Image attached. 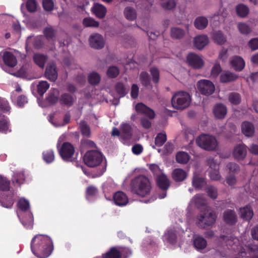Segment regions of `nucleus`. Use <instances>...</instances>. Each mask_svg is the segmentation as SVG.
I'll list each match as a JSON object with an SVG mask.
<instances>
[{
    "mask_svg": "<svg viewBox=\"0 0 258 258\" xmlns=\"http://www.w3.org/2000/svg\"><path fill=\"white\" fill-rule=\"evenodd\" d=\"M33 254L38 258H47L52 252L53 244L52 239L46 235L37 234L32 239L30 244Z\"/></svg>",
    "mask_w": 258,
    "mask_h": 258,
    "instance_id": "obj_1",
    "label": "nucleus"
},
{
    "mask_svg": "<svg viewBox=\"0 0 258 258\" xmlns=\"http://www.w3.org/2000/svg\"><path fill=\"white\" fill-rule=\"evenodd\" d=\"M192 201L195 206L200 209L204 207V211L197 215L196 224L201 228H206L214 224L216 221L217 216L214 212L210 211L207 207L206 201L203 196L200 194L195 195Z\"/></svg>",
    "mask_w": 258,
    "mask_h": 258,
    "instance_id": "obj_2",
    "label": "nucleus"
},
{
    "mask_svg": "<svg viewBox=\"0 0 258 258\" xmlns=\"http://www.w3.org/2000/svg\"><path fill=\"white\" fill-rule=\"evenodd\" d=\"M130 187L133 194L143 198L150 195L152 189L149 179L144 175H139L133 178Z\"/></svg>",
    "mask_w": 258,
    "mask_h": 258,
    "instance_id": "obj_3",
    "label": "nucleus"
},
{
    "mask_svg": "<svg viewBox=\"0 0 258 258\" xmlns=\"http://www.w3.org/2000/svg\"><path fill=\"white\" fill-rule=\"evenodd\" d=\"M17 208L23 213H17L22 224L27 229L32 228L34 220L32 214L29 212L30 205L29 201L24 198H20L17 201Z\"/></svg>",
    "mask_w": 258,
    "mask_h": 258,
    "instance_id": "obj_4",
    "label": "nucleus"
},
{
    "mask_svg": "<svg viewBox=\"0 0 258 258\" xmlns=\"http://www.w3.org/2000/svg\"><path fill=\"white\" fill-rule=\"evenodd\" d=\"M0 192L3 194L1 205L7 208H11L14 204V193L11 190L10 181L6 177L0 175Z\"/></svg>",
    "mask_w": 258,
    "mask_h": 258,
    "instance_id": "obj_5",
    "label": "nucleus"
},
{
    "mask_svg": "<svg viewBox=\"0 0 258 258\" xmlns=\"http://www.w3.org/2000/svg\"><path fill=\"white\" fill-rule=\"evenodd\" d=\"M191 97L189 94L185 91H178L172 96V106L177 109H184L189 105Z\"/></svg>",
    "mask_w": 258,
    "mask_h": 258,
    "instance_id": "obj_6",
    "label": "nucleus"
},
{
    "mask_svg": "<svg viewBox=\"0 0 258 258\" xmlns=\"http://www.w3.org/2000/svg\"><path fill=\"white\" fill-rule=\"evenodd\" d=\"M0 57H1L6 64L5 67H3V69L7 73L16 76V70L14 69L16 64V60L13 52L5 51L0 53Z\"/></svg>",
    "mask_w": 258,
    "mask_h": 258,
    "instance_id": "obj_7",
    "label": "nucleus"
},
{
    "mask_svg": "<svg viewBox=\"0 0 258 258\" xmlns=\"http://www.w3.org/2000/svg\"><path fill=\"white\" fill-rule=\"evenodd\" d=\"M196 143L201 148L209 151L215 150L218 146L216 139L213 136L206 134L199 136L196 139Z\"/></svg>",
    "mask_w": 258,
    "mask_h": 258,
    "instance_id": "obj_8",
    "label": "nucleus"
},
{
    "mask_svg": "<svg viewBox=\"0 0 258 258\" xmlns=\"http://www.w3.org/2000/svg\"><path fill=\"white\" fill-rule=\"evenodd\" d=\"M103 154L97 150L88 151L84 156L85 164L89 167L94 168L99 166L103 161Z\"/></svg>",
    "mask_w": 258,
    "mask_h": 258,
    "instance_id": "obj_9",
    "label": "nucleus"
},
{
    "mask_svg": "<svg viewBox=\"0 0 258 258\" xmlns=\"http://www.w3.org/2000/svg\"><path fill=\"white\" fill-rule=\"evenodd\" d=\"M59 154L64 161L72 162L75 161L74 157L75 149L74 146L69 142H64L59 149Z\"/></svg>",
    "mask_w": 258,
    "mask_h": 258,
    "instance_id": "obj_10",
    "label": "nucleus"
},
{
    "mask_svg": "<svg viewBox=\"0 0 258 258\" xmlns=\"http://www.w3.org/2000/svg\"><path fill=\"white\" fill-rule=\"evenodd\" d=\"M197 87L200 93L205 96L212 95L215 91L214 84L207 80H201L198 82Z\"/></svg>",
    "mask_w": 258,
    "mask_h": 258,
    "instance_id": "obj_11",
    "label": "nucleus"
},
{
    "mask_svg": "<svg viewBox=\"0 0 258 258\" xmlns=\"http://www.w3.org/2000/svg\"><path fill=\"white\" fill-rule=\"evenodd\" d=\"M9 107L6 104H0V112L9 111ZM11 127L6 117L0 114V132L7 133L11 132Z\"/></svg>",
    "mask_w": 258,
    "mask_h": 258,
    "instance_id": "obj_12",
    "label": "nucleus"
},
{
    "mask_svg": "<svg viewBox=\"0 0 258 258\" xmlns=\"http://www.w3.org/2000/svg\"><path fill=\"white\" fill-rule=\"evenodd\" d=\"M186 58L188 64L192 68L200 69L204 64L203 59L199 55L194 53H189Z\"/></svg>",
    "mask_w": 258,
    "mask_h": 258,
    "instance_id": "obj_13",
    "label": "nucleus"
},
{
    "mask_svg": "<svg viewBox=\"0 0 258 258\" xmlns=\"http://www.w3.org/2000/svg\"><path fill=\"white\" fill-rule=\"evenodd\" d=\"M89 41L90 46L96 49H101L104 47L105 45L103 37L98 33L91 35Z\"/></svg>",
    "mask_w": 258,
    "mask_h": 258,
    "instance_id": "obj_14",
    "label": "nucleus"
},
{
    "mask_svg": "<svg viewBox=\"0 0 258 258\" xmlns=\"http://www.w3.org/2000/svg\"><path fill=\"white\" fill-rule=\"evenodd\" d=\"M247 155V146L244 144L237 145L233 151L234 158L238 161L244 160Z\"/></svg>",
    "mask_w": 258,
    "mask_h": 258,
    "instance_id": "obj_15",
    "label": "nucleus"
},
{
    "mask_svg": "<svg viewBox=\"0 0 258 258\" xmlns=\"http://www.w3.org/2000/svg\"><path fill=\"white\" fill-rule=\"evenodd\" d=\"M136 110L138 113L146 115L150 119H154L155 117V113L154 110L143 103L137 104Z\"/></svg>",
    "mask_w": 258,
    "mask_h": 258,
    "instance_id": "obj_16",
    "label": "nucleus"
},
{
    "mask_svg": "<svg viewBox=\"0 0 258 258\" xmlns=\"http://www.w3.org/2000/svg\"><path fill=\"white\" fill-rule=\"evenodd\" d=\"M223 221L229 225L233 226L237 222V217L236 212L231 209H228L223 213Z\"/></svg>",
    "mask_w": 258,
    "mask_h": 258,
    "instance_id": "obj_17",
    "label": "nucleus"
},
{
    "mask_svg": "<svg viewBox=\"0 0 258 258\" xmlns=\"http://www.w3.org/2000/svg\"><path fill=\"white\" fill-rule=\"evenodd\" d=\"M156 182L160 189L166 191L170 186V181L165 174L156 177Z\"/></svg>",
    "mask_w": 258,
    "mask_h": 258,
    "instance_id": "obj_18",
    "label": "nucleus"
},
{
    "mask_svg": "<svg viewBox=\"0 0 258 258\" xmlns=\"http://www.w3.org/2000/svg\"><path fill=\"white\" fill-rule=\"evenodd\" d=\"M45 76L50 81L54 82L56 80L58 74L54 64H50L47 66L45 72Z\"/></svg>",
    "mask_w": 258,
    "mask_h": 258,
    "instance_id": "obj_19",
    "label": "nucleus"
},
{
    "mask_svg": "<svg viewBox=\"0 0 258 258\" xmlns=\"http://www.w3.org/2000/svg\"><path fill=\"white\" fill-rule=\"evenodd\" d=\"M91 10L93 13L99 19L104 18L107 12L106 8L99 3H95Z\"/></svg>",
    "mask_w": 258,
    "mask_h": 258,
    "instance_id": "obj_20",
    "label": "nucleus"
},
{
    "mask_svg": "<svg viewBox=\"0 0 258 258\" xmlns=\"http://www.w3.org/2000/svg\"><path fill=\"white\" fill-rule=\"evenodd\" d=\"M76 98L73 94L68 93H62L59 98V103L62 105L71 107L75 101Z\"/></svg>",
    "mask_w": 258,
    "mask_h": 258,
    "instance_id": "obj_21",
    "label": "nucleus"
},
{
    "mask_svg": "<svg viewBox=\"0 0 258 258\" xmlns=\"http://www.w3.org/2000/svg\"><path fill=\"white\" fill-rule=\"evenodd\" d=\"M113 200L115 204L119 206L126 205L128 203V198L122 191H117L114 194Z\"/></svg>",
    "mask_w": 258,
    "mask_h": 258,
    "instance_id": "obj_22",
    "label": "nucleus"
},
{
    "mask_svg": "<svg viewBox=\"0 0 258 258\" xmlns=\"http://www.w3.org/2000/svg\"><path fill=\"white\" fill-rule=\"evenodd\" d=\"M230 64L232 68L236 71H242L245 67L244 59L239 56H233L231 58Z\"/></svg>",
    "mask_w": 258,
    "mask_h": 258,
    "instance_id": "obj_23",
    "label": "nucleus"
},
{
    "mask_svg": "<svg viewBox=\"0 0 258 258\" xmlns=\"http://www.w3.org/2000/svg\"><path fill=\"white\" fill-rule=\"evenodd\" d=\"M209 43V39L207 35H199L194 38V45L199 50L202 49Z\"/></svg>",
    "mask_w": 258,
    "mask_h": 258,
    "instance_id": "obj_24",
    "label": "nucleus"
},
{
    "mask_svg": "<svg viewBox=\"0 0 258 258\" xmlns=\"http://www.w3.org/2000/svg\"><path fill=\"white\" fill-rule=\"evenodd\" d=\"M133 136V130L131 125L124 123L120 126V136L124 140H129Z\"/></svg>",
    "mask_w": 258,
    "mask_h": 258,
    "instance_id": "obj_25",
    "label": "nucleus"
},
{
    "mask_svg": "<svg viewBox=\"0 0 258 258\" xmlns=\"http://www.w3.org/2000/svg\"><path fill=\"white\" fill-rule=\"evenodd\" d=\"M242 133L246 137H252L254 134V127L253 124L248 121H244L241 125Z\"/></svg>",
    "mask_w": 258,
    "mask_h": 258,
    "instance_id": "obj_26",
    "label": "nucleus"
},
{
    "mask_svg": "<svg viewBox=\"0 0 258 258\" xmlns=\"http://www.w3.org/2000/svg\"><path fill=\"white\" fill-rule=\"evenodd\" d=\"M215 117L219 119L223 118L227 113L226 107L221 103L217 104L213 110Z\"/></svg>",
    "mask_w": 258,
    "mask_h": 258,
    "instance_id": "obj_27",
    "label": "nucleus"
},
{
    "mask_svg": "<svg viewBox=\"0 0 258 258\" xmlns=\"http://www.w3.org/2000/svg\"><path fill=\"white\" fill-rule=\"evenodd\" d=\"M172 177L176 182L182 181L186 179L187 173L182 169L176 168L172 171Z\"/></svg>",
    "mask_w": 258,
    "mask_h": 258,
    "instance_id": "obj_28",
    "label": "nucleus"
},
{
    "mask_svg": "<svg viewBox=\"0 0 258 258\" xmlns=\"http://www.w3.org/2000/svg\"><path fill=\"white\" fill-rule=\"evenodd\" d=\"M207 182L205 178L199 175L195 174L192 177V185L196 189H201L204 187Z\"/></svg>",
    "mask_w": 258,
    "mask_h": 258,
    "instance_id": "obj_29",
    "label": "nucleus"
},
{
    "mask_svg": "<svg viewBox=\"0 0 258 258\" xmlns=\"http://www.w3.org/2000/svg\"><path fill=\"white\" fill-rule=\"evenodd\" d=\"M238 76L229 71L223 73L220 76V81L222 83H228L235 81Z\"/></svg>",
    "mask_w": 258,
    "mask_h": 258,
    "instance_id": "obj_30",
    "label": "nucleus"
},
{
    "mask_svg": "<svg viewBox=\"0 0 258 258\" xmlns=\"http://www.w3.org/2000/svg\"><path fill=\"white\" fill-rule=\"evenodd\" d=\"M208 25V20L205 17H198L194 21V26L198 30L205 29Z\"/></svg>",
    "mask_w": 258,
    "mask_h": 258,
    "instance_id": "obj_31",
    "label": "nucleus"
},
{
    "mask_svg": "<svg viewBox=\"0 0 258 258\" xmlns=\"http://www.w3.org/2000/svg\"><path fill=\"white\" fill-rule=\"evenodd\" d=\"M240 213L241 218L247 221L250 220L253 215L252 210L250 206H248L240 208Z\"/></svg>",
    "mask_w": 258,
    "mask_h": 258,
    "instance_id": "obj_32",
    "label": "nucleus"
},
{
    "mask_svg": "<svg viewBox=\"0 0 258 258\" xmlns=\"http://www.w3.org/2000/svg\"><path fill=\"white\" fill-rule=\"evenodd\" d=\"M33 60L40 68H43L47 59V56L41 53H35L33 55Z\"/></svg>",
    "mask_w": 258,
    "mask_h": 258,
    "instance_id": "obj_33",
    "label": "nucleus"
},
{
    "mask_svg": "<svg viewBox=\"0 0 258 258\" xmlns=\"http://www.w3.org/2000/svg\"><path fill=\"white\" fill-rule=\"evenodd\" d=\"M212 38L214 42L219 45L224 44L227 40L226 37L221 31L214 32Z\"/></svg>",
    "mask_w": 258,
    "mask_h": 258,
    "instance_id": "obj_34",
    "label": "nucleus"
},
{
    "mask_svg": "<svg viewBox=\"0 0 258 258\" xmlns=\"http://www.w3.org/2000/svg\"><path fill=\"white\" fill-rule=\"evenodd\" d=\"M128 88H126L125 85L122 82H117L115 86V90L120 97L125 96L128 91Z\"/></svg>",
    "mask_w": 258,
    "mask_h": 258,
    "instance_id": "obj_35",
    "label": "nucleus"
},
{
    "mask_svg": "<svg viewBox=\"0 0 258 258\" xmlns=\"http://www.w3.org/2000/svg\"><path fill=\"white\" fill-rule=\"evenodd\" d=\"M140 79L143 86L146 88H152L150 78L147 72H142L140 75Z\"/></svg>",
    "mask_w": 258,
    "mask_h": 258,
    "instance_id": "obj_36",
    "label": "nucleus"
},
{
    "mask_svg": "<svg viewBox=\"0 0 258 258\" xmlns=\"http://www.w3.org/2000/svg\"><path fill=\"white\" fill-rule=\"evenodd\" d=\"M189 155L185 152H179L176 154V160L177 162L185 164L189 160Z\"/></svg>",
    "mask_w": 258,
    "mask_h": 258,
    "instance_id": "obj_37",
    "label": "nucleus"
},
{
    "mask_svg": "<svg viewBox=\"0 0 258 258\" xmlns=\"http://www.w3.org/2000/svg\"><path fill=\"white\" fill-rule=\"evenodd\" d=\"M170 34L172 38L180 39L184 36L185 31L182 29L178 27H174L171 29Z\"/></svg>",
    "mask_w": 258,
    "mask_h": 258,
    "instance_id": "obj_38",
    "label": "nucleus"
},
{
    "mask_svg": "<svg viewBox=\"0 0 258 258\" xmlns=\"http://www.w3.org/2000/svg\"><path fill=\"white\" fill-rule=\"evenodd\" d=\"M124 16L126 19L130 21H134L136 19L137 14L135 10L131 7H126L123 12Z\"/></svg>",
    "mask_w": 258,
    "mask_h": 258,
    "instance_id": "obj_39",
    "label": "nucleus"
},
{
    "mask_svg": "<svg viewBox=\"0 0 258 258\" xmlns=\"http://www.w3.org/2000/svg\"><path fill=\"white\" fill-rule=\"evenodd\" d=\"M207 242L206 239L201 236L197 237L194 241L195 247L198 250L204 249L207 246Z\"/></svg>",
    "mask_w": 258,
    "mask_h": 258,
    "instance_id": "obj_40",
    "label": "nucleus"
},
{
    "mask_svg": "<svg viewBox=\"0 0 258 258\" xmlns=\"http://www.w3.org/2000/svg\"><path fill=\"white\" fill-rule=\"evenodd\" d=\"M236 12L238 16L244 18L248 15L249 9L243 4H239L236 7Z\"/></svg>",
    "mask_w": 258,
    "mask_h": 258,
    "instance_id": "obj_41",
    "label": "nucleus"
},
{
    "mask_svg": "<svg viewBox=\"0 0 258 258\" xmlns=\"http://www.w3.org/2000/svg\"><path fill=\"white\" fill-rule=\"evenodd\" d=\"M103 258H121V254L116 247H112L107 253L103 255Z\"/></svg>",
    "mask_w": 258,
    "mask_h": 258,
    "instance_id": "obj_42",
    "label": "nucleus"
},
{
    "mask_svg": "<svg viewBox=\"0 0 258 258\" xmlns=\"http://www.w3.org/2000/svg\"><path fill=\"white\" fill-rule=\"evenodd\" d=\"M166 240L171 244H174L177 241L176 231L174 230H169L165 234Z\"/></svg>",
    "mask_w": 258,
    "mask_h": 258,
    "instance_id": "obj_43",
    "label": "nucleus"
},
{
    "mask_svg": "<svg viewBox=\"0 0 258 258\" xmlns=\"http://www.w3.org/2000/svg\"><path fill=\"white\" fill-rule=\"evenodd\" d=\"M43 159L47 163H50L54 160V154L52 150L44 151L42 153Z\"/></svg>",
    "mask_w": 258,
    "mask_h": 258,
    "instance_id": "obj_44",
    "label": "nucleus"
},
{
    "mask_svg": "<svg viewBox=\"0 0 258 258\" xmlns=\"http://www.w3.org/2000/svg\"><path fill=\"white\" fill-rule=\"evenodd\" d=\"M150 73L152 77V82L155 84H158L160 81V72L156 67H152L150 69Z\"/></svg>",
    "mask_w": 258,
    "mask_h": 258,
    "instance_id": "obj_45",
    "label": "nucleus"
},
{
    "mask_svg": "<svg viewBox=\"0 0 258 258\" xmlns=\"http://www.w3.org/2000/svg\"><path fill=\"white\" fill-rule=\"evenodd\" d=\"M167 140L165 133H160L157 134L155 139V144L157 147H161Z\"/></svg>",
    "mask_w": 258,
    "mask_h": 258,
    "instance_id": "obj_46",
    "label": "nucleus"
},
{
    "mask_svg": "<svg viewBox=\"0 0 258 258\" xmlns=\"http://www.w3.org/2000/svg\"><path fill=\"white\" fill-rule=\"evenodd\" d=\"M80 128L82 135L86 137H89L91 135V131L89 126L84 121H81L80 123Z\"/></svg>",
    "mask_w": 258,
    "mask_h": 258,
    "instance_id": "obj_47",
    "label": "nucleus"
},
{
    "mask_svg": "<svg viewBox=\"0 0 258 258\" xmlns=\"http://www.w3.org/2000/svg\"><path fill=\"white\" fill-rule=\"evenodd\" d=\"M49 84L47 81H41L37 85V92L39 95L42 96L48 89Z\"/></svg>",
    "mask_w": 258,
    "mask_h": 258,
    "instance_id": "obj_48",
    "label": "nucleus"
},
{
    "mask_svg": "<svg viewBox=\"0 0 258 258\" xmlns=\"http://www.w3.org/2000/svg\"><path fill=\"white\" fill-rule=\"evenodd\" d=\"M88 79L89 83L91 85H96L99 83L100 81V76L98 73L96 72H92L88 76Z\"/></svg>",
    "mask_w": 258,
    "mask_h": 258,
    "instance_id": "obj_49",
    "label": "nucleus"
},
{
    "mask_svg": "<svg viewBox=\"0 0 258 258\" xmlns=\"http://www.w3.org/2000/svg\"><path fill=\"white\" fill-rule=\"evenodd\" d=\"M228 99L230 103L234 105H238L241 102V96L236 92L231 93L229 95Z\"/></svg>",
    "mask_w": 258,
    "mask_h": 258,
    "instance_id": "obj_50",
    "label": "nucleus"
},
{
    "mask_svg": "<svg viewBox=\"0 0 258 258\" xmlns=\"http://www.w3.org/2000/svg\"><path fill=\"white\" fill-rule=\"evenodd\" d=\"M83 24L86 27H91L96 28L99 26V22L90 17L84 18L83 21Z\"/></svg>",
    "mask_w": 258,
    "mask_h": 258,
    "instance_id": "obj_51",
    "label": "nucleus"
},
{
    "mask_svg": "<svg viewBox=\"0 0 258 258\" xmlns=\"http://www.w3.org/2000/svg\"><path fill=\"white\" fill-rule=\"evenodd\" d=\"M119 73V69L116 66L110 67L107 72V75L110 78H115L118 76Z\"/></svg>",
    "mask_w": 258,
    "mask_h": 258,
    "instance_id": "obj_52",
    "label": "nucleus"
},
{
    "mask_svg": "<svg viewBox=\"0 0 258 258\" xmlns=\"http://www.w3.org/2000/svg\"><path fill=\"white\" fill-rule=\"evenodd\" d=\"M42 6L45 11L51 12L54 9V2L53 0H42Z\"/></svg>",
    "mask_w": 258,
    "mask_h": 258,
    "instance_id": "obj_53",
    "label": "nucleus"
},
{
    "mask_svg": "<svg viewBox=\"0 0 258 258\" xmlns=\"http://www.w3.org/2000/svg\"><path fill=\"white\" fill-rule=\"evenodd\" d=\"M176 5L175 0H167L162 3V7L165 10H171L175 8Z\"/></svg>",
    "mask_w": 258,
    "mask_h": 258,
    "instance_id": "obj_54",
    "label": "nucleus"
},
{
    "mask_svg": "<svg viewBox=\"0 0 258 258\" xmlns=\"http://www.w3.org/2000/svg\"><path fill=\"white\" fill-rule=\"evenodd\" d=\"M208 195L212 199H216L218 197V190L216 187L210 186L206 190Z\"/></svg>",
    "mask_w": 258,
    "mask_h": 258,
    "instance_id": "obj_55",
    "label": "nucleus"
},
{
    "mask_svg": "<svg viewBox=\"0 0 258 258\" xmlns=\"http://www.w3.org/2000/svg\"><path fill=\"white\" fill-rule=\"evenodd\" d=\"M237 27L239 31L243 34H247L251 32L249 26L245 23H239Z\"/></svg>",
    "mask_w": 258,
    "mask_h": 258,
    "instance_id": "obj_56",
    "label": "nucleus"
},
{
    "mask_svg": "<svg viewBox=\"0 0 258 258\" xmlns=\"http://www.w3.org/2000/svg\"><path fill=\"white\" fill-rule=\"evenodd\" d=\"M230 172L237 173L240 171V167L238 164L234 162H229L226 166Z\"/></svg>",
    "mask_w": 258,
    "mask_h": 258,
    "instance_id": "obj_57",
    "label": "nucleus"
},
{
    "mask_svg": "<svg viewBox=\"0 0 258 258\" xmlns=\"http://www.w3.org/2000/svg\"><path fill=\"white\" fill-rule=\"evenodd\" d=\"M149 169L152 171L153 174L157 177L158 176L160 175L161 174H163L162 172L161 169L160 168L159 166L155 164H151L149 165Z\"/></svg>",
    "mask_w": 258,
    "mask_h": 258,
    "instance_id": "obj_58",
    "label": "nucleus"
},
{
    "mask_svg": "<svg viewBox=\"0 0 258 258\" xmlns=\"http://www.w3.org/2000/svg\"><path fill=\"white\" fill-rule=\"evenodd\" d=\"M209 176L212 180L218 181L220 180L221 175L219 173V169L211 170L209 173Z\"/></svg>",
    "mask_w": 258,
    "mask_h": 258,
    "instance_id": "obj_59",
    "label": "nucleus"
},
{
    "mask_svg": "<svg viewBox=\"0 0 258 258\" xmlns=\"http://www.w3.org/2000/svg\"><path fill=\"white\" fill-rule=\"evenodd\" d=\"M98 190L96 187L93 185H89L86 188V196L93 197L97 195Z\"/></svg>",
    "mask_w": 258,
    "mask_h": 258,
    "instance_id": "obj_60",
    "label": "nucleus"
},
{
    "mask_svg": "<svg viewBox=\"0 0 258 258\" xmlns=\"http://www.w3.org/2000/svg\"><path fill=\"white\" fill-rule=\"evenodd\" d=\"M44 34L47 39H52L55 36V32L52 27H49L45 28Z\"/></svg>",
    "mask_w": 258,
    "mask_h": 258,
    "instance_id": "obj_61",
    "label": "nucleus"
},
{
    "mask_svg": "<svg viewBox=\"0 0 258 258\" xmlns=\"http://www.w3.org/2000/svg\"><path fill=\"white\" fill-rule=\"evenodd\" d=\"M27 10L30 12H34L36 10L37 4L35 0H28L26 4Z\"/></svg>",
    "mask_w": 258,
    "mask_h": 258,
    "instance_id": "obj_62",
    "label": "nucleus"
},
{
    "mask_svg": "<svg viewBox=\"0 0 258 258\" xmlns=\"http://www.w3.org/2000/svg\"><path fill=\"white\" fill-rule=\"evenodd\" d=\"M225 180L228 185L233 187L237 183L236 176L234 175L230 174L226 177Z\"/></svg>",
    "mask_w": 258,
    "mask_h": 258,
    "instance_id": "obj_63",
    "label": "nucleus"
},
{
    "mask_svg": "<svg viewBox=\"0 0 258 258\" xmlns=\"http://www.w3.org/2000/svg\"><path fill=\"white\" fill-rule=\"evenodd\" d=\"M46 100L49 104L54 105L58 101V97L54 93H50L47 97Z\"/></svg>",
    "mask_w": 258,
    "mask_h": 258,
    "instance_id": "obj_64",
    "label": "nucleus"
}]
</instances>
